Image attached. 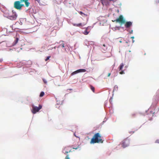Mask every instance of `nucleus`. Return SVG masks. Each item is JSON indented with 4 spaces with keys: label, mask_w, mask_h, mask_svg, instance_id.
<instances>
[{
    "label": "nucleus",
    "mask_w": 159,
    "mask_h": 159,
    "mask_svg": "<svg viewBox=\"0 0 159 159\" xmlns=\"http://www.w3.org/2000/svg\"><path fill=\"white\" fill-rule=\"evenodd\" d=\"M103 141L102 139L101 135L98 133H96L93 135L90 142L91 144L95 143H102Z\"/></svg>",
    "instance_id": "1"
},
{
    "label": "nucleus",
    "mask_w": 159,
    "mask_h": 159,
    "mask_svg": "<svg viewBox=\"0 0 159 159\" xmlns=\"http://www.w3.org/2000/svg\"><path fill=\"white\" fill-rule=\"evenodd\" d=\"M4 15L6 17L12 20H16L17 17V15L16 13L14 12L13 11H6L4 13Z\"/></svg>",
    "instance_id": "2"
},
{
    "label": "nucleus",
    "mask_w": 159,
    "mask_h": 159,
    "mask_svg": "<svg viewBox=\"0 0 159 159\" xmlns=\"http://www.w3.org/2000/svg\"><path fill=\"white\" fill-rule=\"evenodd\" d=\"M24 5L21 3L20 0L16 1L14 2V7L18 10H20L22 7L24 6Z\"/></svg>",
    "instance_id": "3"
},
{
    "label": "nucleus",
    "mask_w": 159,
    "mask_h": 159,
    "mask_svg": "<svg viewBox=\"0 0 159 159\" xmlns=\"http://www.w3.org/2000/svg\"><path fill=\"white\" fill-rule=\"evenodd\" d=\"M114 21L116 23H119L121 25L125 23V20L122 15H120L118 18L115 20Z\"/></svg>",
    "instance_id": "4"
},
{
    "label": "nucleus",
    "mask_w": 159,
    "mask_h": 159,
    "mask_svg": "<svg viewBox=\"0 0 159 159\" xmlns=\"http://www.w3.org/2000/svg\"><path fill=\"white\" fill-rule=\"evenodd\" d=\"M32 112L34 114L38 112L42 108V106L41 105H39V107L34 106V105H32Z\"/></svg>",
    "instance_id": "5"
},
{
    "label": "nucleus",
    "mask_w": 159,
    "mask_h": 159,
    "mask_svg": "<svg viewBox=\"0 0 159 159\" xmlns=\"http://www.w3.org/2000/svg\"><path fill=\"white\" fill-rule=\"evenodd\" d=\"M120 144L123 148H125L129 145V140L127 139H125L121 142Z\"/></svg>",
    "instance_id": "6"
},
{
    "label": "nucleus",
    "mask_w": 159,
    "mask_h": 159,
    "mask_svg": "<svg viewBox=\"0 0 159 159\" xmlns=\"http://www.w3.org/2000/svg\"><path fill=\"white\" fill-rule=\"evenodd\" d=\"M71 149L69 147H65L63 149V152L64 154H67L71 152Z\"/></svg>",
    "instance_id": "7"
},
{
    "label": "nucleus",
    "mask_w": 159,
    "mask_h": 159,
    "mask_svg": "<svg viewBox=\"0 0 159 159\" xmlns=\"http://www.w3.org/2000/svg\"><path fill=\"white\" fill-rule=\"evenodd\" d=\"M86 71V70L84 69H80L78 70H77L73 72L71 74V75H73L76 74H77L78 73L80 72H85Z\"/></svg>",
    "instance_id": "8"
},
{
    "label": "nucleus",
    "mask_w": 159,
    "mask_h": 159,
    "mask_svg": "<svg viewBox=\"0 0 159 159\" xmlns=\"http://www.w3.org/2000/svg\"><path fill=\"white\" fill-rule=\"evenodd\" d=\"M124 24H125V27L127 28L130 27L132 25V22L131 21L126 22L125 21V23Z\"/></svg>",
    "instance_id": "9"
},
{
    "label": "nucleus",
    "mask_w": 159,
    "mask_h": 159,
    "mask_svg": "<svg viewBox=\"0 0 159 159\" xmlns=\"http://www.w3.org/2000/svg\"><path fill=\"white\" fill-rule=\"evenodd\" d=\"M21 3L24 2L25 5V6L28 7L30 4V3L28 2L29 0H20Z\"/></svg>",
    "instance_id": "10"
},
{
    "label": "nucleus",
    "mask_w": 159,
    "mask_h": 159,
    "mask_svg": "<svg viewBox=\"0 0 159 159\" xmlns=\"http://www.w3.org/2000/svg\"><path fill=\"white\" fill-rule=\"evenodd\" d=\"M101 1L103 5H107L109 4L108 0H101Z\"/></svg>",
    "instance_id": "11"
},
{
    "label": "nucleus",
    "mask_w": 159,
    "mask_h": 159,
    "mask_svg": "<svg viewBox=\"0 0 159 159\" xmlns=\"http://www.w3.org/2000/svg\"><path fill=\"white\" fill-rule=\"evenodd\" d=\"M73 25L74 26L80 27V26H84L86 24L83 23V24H82V23H80L78 24H73Z\"/></svg>",
    "instance_id": "12"
},
{
    "label": "nucleus",
    "mask_w": 159,
    "mask_h": 159,
    "mask_svg": "<svg viewBox=\"0 0 159 159\" xmlns=\"http://www.w3.org/2000/svg\"><path fill=\"white\" fill-rule=\"evenodd\" d=\"M19 40V39L18 38H16L15 39V40L14 42L13 43V45H15L18 42V41Z\"/></svg>",
    "instance_id": "13"
},
{
    "label": "nucleus",
    "mask_w": 159,
    "mask_h": 159,
    "mask_svg": "<svg viewBox=\"0 0 159 159\" xmlns=\"http://www.w3.org/2000/svg\"><path fill=\"white\" fill-rule=\"evenodd\" d=\"M79 13L82 16H88V15L87 14H85L83 13L82 11H79Z\"/></svg>",
    "instance_id": "14"
},
{
    "label": "nucleus",
    "mask_w": 159,
    "mask_h": 159,
    "mask_svg": "<svg viewBox=\"0 0 159 159\" xmlns=\"http://www.w3.org/2000/svg\"><path fill=\"white\" fill-rule=\"evenodd\" d=\"M124 66V64L123 63H121L120 64V66L119 67V70H122V69L123 67Z\"/></svg>",
    "instance_id": "15"
},
{
    "label": "nucleus",
    "mask_w": 159,
    "mask_h": 159,
    "mask_svg": "<svg viewBox=\"0 0 159 159\" xmlns=\"http://www.w3.org/2000/svg\"><path fill=\"white\" fill-rule=\"evenodd\" d=\"M89 32L86 29L84 32V34L85 35H87L89 33Z\"/></svg>",
    "instance_id": "16"
},
{
    "label": "nucleus",
    "mask_w": 159,
    "mask_h": 159,
    "mask_svg": "<svg viewBox=\"0 0 159 159\" xmlns=\"http://www.w3.org/2000/svg\"><path fill=\"white\" fill-rule=\"evenodd\" d=\"M65 44L64 43H62L61 44H60L58 47V48H60V47H61L62 48H64L65 47L64 46Z\"/></svg>",
    "instance_id": "17"
},
{
    "label": "nucleus",
    "mask_w": 159,
    "mask_h": 159,
    "mask_svg": "<svg viewBox=\"0 0 159 159\" xmlns=\"http://www.w3.org/2000/svg\"><path fill=\"white\" fill-rule=\"evenodd\" d=\"M44 92H42L40 93L39 96L40 97H42L44 96Z\"/></svg>",
    "instance_id": "18"
},
{
    "label": "nucleus",
    "mask_w": 159,
    "mask_h": 159,
    "mask_svg": "<svg viewBox=\"0 0 159 159\" xmlns=\"http://www.w3.org/2000/svg\"><path fill=\"white\" fill-rule=\"evenodd\" d=\"M90 88L92 90L93 92H94L95 89L92 86H90Z\"/></svg>",
    "instance_id": "19"
},
{
    "label": "nucleus",
    "mask_w": 159,
    "mask_h": 159,
    "mask_svg": "<svg viewBox=\"0 0 159 159\" xmlns=\"http://www.w3.org/2000/svg\"><path fill=\"white\" fill-rule=\"evenodd\" d=\"M51 57L50 56H48L47 57V58L45 59V61H47Z\"/></svg>",
    "instance_id": "20"
},
{
    "label": "nucleus",
    "mask_w": 159,
    "mask_h": 159,
    "mask_svg": "<svg viewBox=\"0 0 159 159\" xmlns=\"http://www.w3.org/2000/svg\"><path fill=\"white\" fill-rule=\"evenodd\" d=\"M43 81L45 84H46L47 83L46 80L45 79H43Z\"/></svg>",
    "instance_id": "21"
},
{
    "label": "nucleus",
    "mask_w": 159,
    "mask_h": 159,
    "mask_svg": "<svg viewBox=\"0 0 159 159\" xmlns=\"http://www.w3.org/2000/svg\"><path fill=\"white\" fill-rule=\"evenodd\" d=\"M131 39H133L132 41H133V43H134V41L133 40V39L134 38V36L131 37Z\"/></svg>",
    "instance_id": "22"
},
{
    "label": "nucleus",
    "mask_w": 159,
    "mask_h": 159,
    "mask_svg": "<svg viewBox=\"0 0 159 159\" xmlns=\"http://www.w3.org/2000/svg\"><path fill=\"white\" fill-rule=\"evenodd\" d=\"M120 74H124V72L123 71H121V72H120Z\"/></svg>",
    "instance_id": "23"
},
{
    "label": "nucleus",
    "mask_w": 159,
    "mask_h": 159,
    "mask_svg": "<svg viewBox=\"0 0 159 159\" xmlns=\"http://www.w3.org/2000/svg\"><path fill=\"white\" fill-rule=\"evenodd\" d=\"M156 143H159V140H157L156 141Z\"/></svg>",
    "instance_id": "24"
},
{
    "label": "nucleus",
    "mask_w": 159,
    "mask_h": 159,
    "mask_svg": "<svg viewBox=\"0 0 159 159\" xmlns=\"http://www.w3.org/2000/svg\"><path fill=\"white\" fill-rule=\"evenodd\" d=\"M111 74L110 73H109L108 74V77H109L111 75Z\"/></svg>",
    "instance_id": "25"
},
{
    "label": "nucleus",
    "mask_w": 159,
    "mask_h": 159,
    "mask_svg": "<svg viewBox=\"0 0 159 159\" xmlns=\"http://www.w3.org/2000/svg\"><path fill=\"white\" fill-rule=\"evenodd\" d=\"M132 32H133V30H131L129 32V33H130V34H132Z\"/></svg>",
    "instance_id": "26"
},
{
    "label": "nucleus",
    "mask_w": 159,
    "mask_h": 159,
    "mask_svg": "<svg viewBox=\"0 0 159 159\" xmlns=\"http://www.w3.org/2000/svg\"><path fill=\"white\" fill-rule=\"evenodd\" d=\"M35 1H37L39 3L40 2V0H35Z\"/></svg>",
    "instance_id": "27"
},
{
    "label": "nucleus",
    "mask_w": 159,
    "mask_h": 159,
    "mask_svg": "<svg viewBox=\"0 0 159 159\" xmlns=\"http://www.w3.org/2000/svg\"><path fill=\"white\" fill-rule=\"evenodd\" d=\"M156 2L157 3H159V0L157 1H156Z\"/></svg>",
    "instance_id": "28"
},
{
    "label": "nucleus",
    "mask_w": 159,
    "mask_h": 159,
    "mask_svg": "<svg viewBox=\"0 0 159 159\" xmlns=\"http://www.w3.org/2000/svg\"><path fill=\"white\" fill-rule=\"evenodd\" d=\"M2 61V59H0V62H1Z\"/></svg>",
    "instance_id": "29"
},
{
    "label": "nucleus",
    "mask_w": 159,
    "mask_h": 159,
    "mask_svg": "<svg viewBox=\"0 0 159 159\" xmlns=\"http://www.w3.org/2000/svg\"><path fill=\"white\" fill-rule=\"evenodd\" d=\"M78 147H77V148H73V149H78Z\"/></svg>",
    "instance_id": "30"
},
{
    "label": "nucleus",
    "mask_w": 159,
    "mask_h": 159,
    "mask_svg": "<svg viewBox=\"0 0 159 159\" xmlns=\"http://www.w3.org/2000/svg\"><path fill=\"white\" fill-rule=\"evenodd\" d=\"M114 89H115L116 88H117V86H116V85H115V86H114Z\"/></svg>",
    "instance_id": "31"
},
{
    "label": "nucleus",
    "mask_w": 159,
    "mask_h": 159,
    "mask_svg": "<svg viewBox=\"0 0 159 159\" xmlns=\"http://www.w3.org/2000/svg\"><path fill=\"white\" fill-rule=\"evenodd\" d=\"M109 1V2L110 1V2H111V1H113V0H108Z\"/></svg>",
    "instance_id": "32"
},
{
    "label": "nucleus",
    "mask_w": 159,
    "mask_h": 159,
    "mask_svg": "<svg viewBox=\"0 0 159 159\" xmlns=\"http://www.w3.org/2000/svg\"><path fill=\"white\" fill-rule=\"evenodd\" d=\"M119 42H120V43H122V41H121V40Z\"/></svg>",
    "instance_id": "33"
},
{
    "label": "nucleus",
    "mask_w": 159,
    "mask_h": 159,
    "mask_svg": "<svg viewBox=\"0 0 159 159\" xmlns=\"http://www.w3.org/2000/svg\"><path fill=\"white\" fill-rule=\"evenodd\" d=\"M103 46H104V47H105V44H104L103 45Z\"/></svg>",
    "instance_id": "34"
},
{
    "label": "nucleus",
    "mask_w": 159,
    "mask_h": 159,
    "mask_svg": "<svg viewBox=\"0 0 159 159\" xmlns=\"http://www.w3.org/2000/svg\"><path fill=\"white\" fill-rule=\"evenodd\" d=\"M74 135H75V137H77L75 135V134H74Z\"/></svg>",
    "instance_id": "35"
},
{
    "label": "nucleus",
    "mask_w": 159,
    "mask_h": 159,
    "mask_svg": "<svg viewBox=\"0 0 159 159\" xmlns=\"http://www.w3.org/2000/svg\"><path fill=\"white\" fill-rule=\"evenodd\" d=\"M114 91H115V90H114V89L113 91V92H114Z\"/></svg>",
    "instance_id": "36"
},
{
    "label": "nucleus",
    "mask_w": 159,
    "mask_h": 159,
    "mask_svg": "<svg viewBox=\"0 0 159 159\" xmlns=\"http://www.w3.org/2000/svg\"><path fill=\"white\" fill-rule=\"evenodd\" d=\"M129 52H131V51L129 50Z\"/></svg>",
    "instance_id": "37"
},
{
    "label": "nucleus",
    "mask_w": 159,
    "mask_h": 159,
    "mask_svg": "<svg viewBox=\"0 0 159 159\" xmlns=\"http://www.w3.org/2000/svg\"><path fill=\"white\" fill-rule=\"evenodd\" d=\"M54 48L55 49V48H56V47H55Z\"/></svg>",
    "instance_id": "38"
}]
</instances>
